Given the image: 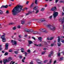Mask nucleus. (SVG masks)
<instances>
[{
    "label": "nucleus",
    "mask_w": 64,
    "mask_h": 64,
    "mask_svg": "<svg viewBox=\"0 0 64 64\" xmlns=\"http://www.w3.org/2000/svg\"><path fill=\"white\" fill-rule=\"evenodd\" d=\"M22 8H23V6L18 5L12 10L13 15H16L17 14V12H20L22 10Z\"/></svg>",
    "instance_id": "obj_1"
},
{
    "label": "nucleus",
    "mask_w": 64,
    "mask_h": 64,
    "mask_svg": "<svg viewBox=\"0 0 64 64\" xmlns=\"http://www.w3.org/2000/svg\"><path fill=\"white\" fill-rule=\"evenodd\" d=\"M46 27L50 28V29L51 30H53V31H54L56 30V28L55 26H51L50 24H48L46 25Z\"/></svg>",
    "instance_id": "obj_2"
},
{
    "label": "nucleus",
    "mask_w": 64,
    "mask_h": 64,
    "mask_svg": "<svg viewBox=\"0 0 64 64\" xmlns=\"http://www.w3.org/2000/svg\"><path fill=\"white\" fill-rule=\"evenodd\" d=\"M8 60L7 59H6L5 60L4 59H3V62L4 64H6V62H9L10 61H11L12 58H8Z\"/></svg>",
    "instance_id": "obj_3"
},
{
    "label": "nucleus",
    "mask_w": 64,
    "mask_h": 64,
    "mask_svg": "<svg viewBox=\"0 0 64 64\" xmlns=\"http://www.w3.org/2000/svg\"><path fill=\"white\" fill-rule=\"evenodd\" d=\"M5 34H4L1 37V38L2 39V41L4 42H5L6 41V39L5 38Z\"/></svg>",
    "instance_id": "obj_4"
},
{
    "label": "nucleus",
    "mask_w": 64,
    "mask_h": 64,
    "mask_svg": "<svg viewBox=\"0 0 64 64\" xmlns=\"http://www.w3.org/2000/svg\"><path fill=\"white\" fill-rule=\"evenodd\" d=\"M11 43H12V45H16L17 44V42L16 41H14V40H11Z\"/></svg>",
    "instance_id": "obj_5"
},
{
    "label": "nucleus",
    "mask_w": 64,
    "mask_h": 64,
    "mask_svg": "<svg viewBox=\"0 0 64 64\" xmlns=\"http://www.w3.org/2000/svg\"><path fill=\"white\" fill-rule=\"evenodd\" d=\"M54 18H55L56 16H58V12H54Z\"/></svg>",
    "instance_id": "obj_6"
},
{
    "label": "nucleus",
    "mask_w": 64,
    "mask_h": 64,
    "mask_svg": "<svg viewBox=\"0 0 64 64\" xmlns=\"http://www.w3.org/2000/svg\"><path fill=\"white\" fill-rule=\"evenodd\" d=\"M8 7V5H6V6H2L1 8H7Z\"/></svg>",
    "instance_id": "obj_7"
},
{
    "label": "nucleus",
    "mask_w": 64,
    "mask_h": 64,
    "mask_svg": "<svg viewBox=\"0 0 64 64\" xmlns=\"http://www.w3.org/2000/svg\"><path fill=\"white\" fill-rule=\"evenodd\" d=\"M51 10L52 11H54L55 10H57L56 7H55L54 8H52Z\"/></svg>",
    "instance_id": "obj_8"
},
{
    "label": "nucleus",
    "mask_w": 64,
    "mask_h": 64,
    "mask_svg": "<svg viewBox=\"0 0 64 64\" xmlns=\"http://www.w3.org/2000/svg\"><path fill=\"white\" fill-rule=\"evenodd\" d=\"M6 49H7L8 48V44H6Z\"/></svg>",
    "instance_id": "obj_9"
},
{
    "label": "nucleus",
    "mask_w": 64,
    "mask_h": 64,
    "mask_svg": "<svg viewBox=\"0 0 64 64\" xmlns=\"http://www.w3.org/2000/svg\"><path fill=\"white\" fill-rule=\"evenodd\" d=\"M34 45L35 46H38V47H40V46H42V44H40L38 45L36 44H34Z\"/></svg>",
    "instance_id": "obj_10"
},
{
    "label": "nucleus",
    "mask_w": 64,
    "mask_h": 64,
    "mask_svg": "<svg viewBox=\"0 0 64 64\" xmlns=\"http://www.w3.org/2000/svg\"><path fill=\"white\" fill-rule=\"evenodd\" d=\"M58 42H60V40L61 39V38L60 37V36H58Z\"/></svg>",
    "instance_id": "obj_11"
},
{
    "label": "nucleus",
    "mask_w": 64,
    "mask_h": 64,
    "mask_svg": "<svg viewBox=\"0 0 64 64\" xmlns=\"http://www.w3.org/2000/svg\"><path fill=\"white\" fill-rule=\"evenodd\" d=\"M40 21H41L42 22H44V21H45V20L44 19H41L40 20Z\"/></svg>",
    "instance_id": "obj_12"
},
{
    "label": "nucleus",
    "mask_w": 64,
    "mask_h": 64,
    "mask_svg": "<svg viewBox=\"0 0 64 64\" xmlns=\"http://www.w3.org/2000/svg\"><path fill=\"white\" fill-rule=\"evenodd\" d=\"M25 32H29V30L27 29L26 28L25 30Z\"/></svg>",
    "instance_id": "obj_13"
},
{
    "label": "nucleus",
    "mask_w": 64,
    "mask_h": 64,
    "mask_svg": "<svg viewBox=\"0 0 64 64\" xmlns=\"http://www.w3.org/2000/svg\"><path fill=\"white\" fill-rule=\"evenodd\" d=\"M38 40H39L41 42V41H42V38L41 37H40L38 38Z\"/></svg>",
    "instance_id": "obj_14"
},
{
    "label": "nucleus",
    "mask_w": 64,
    "mask_h": 64,
    "mask_svg": "<svg viewBox=\"0 0 64 64\" xmlns=\"http://www.w3.org/2000/svg\"><path fill=\"white\" fill-rule=\"evenodd\" d=\"M22 24H25V22L24 20H22Z\"/></svg>",
    "instance_id": "obj_15"
},
{
    "label": "nucleus",
    "mask_w": 64,
    "mask_h": 64,
    "mask_svg": "<svg viewBox=\"0 0 64 64\" xmlns=\"http://www.w3.org/2000/svg\"><path fill=\"white\" fill-rule=\"evenodd\" d=\"M28 43L30 44H32V43H33V42L31 41H28Z\"/></svg>",
    "instance_id": "obj_16"
},
{
    "label": "nucleus",
    "mask_w": 64,
    "mask_h": 64,
    "mask_svg": "<svg viewBox=\"0 0 64 64\" xmlns=\"http://www.w3.org/2000/svg\"><path fill=\"white\" fill-rule=\"evenodd\" d=\"M0 14H3V11L2 10H0Z\"/></svg>",
    "instance_id": "obj_17"
},
{
    "label": "nucleus",
    "mask_w": 64,
    "mask_h": 64,
    "mask_svg": "<svg viewBox=\"0 0 64 64\" xmlns=\"http://www.w3.org/2000/svg\"><path fill=\"white\" fill-rule=\"evenodd\" d=\"M33 32V30H29V32Z\"/></svg>",
    "instance_id": "obj_18"
},
{
    "label": "nucleus",
    "mask_w": 64,
    "mask_h": 64,
    "mask_svg": "<svg viewBox=\"0 0 64 64\" xmlns=\"http://www.w3.org/2000/svg\"><path fill=\"white\" fill-rule=\"evenodd\" d=\"M46 31V30L45 28H43L42 32H45Z\"/></svg>",
    "instance_id": "obj_19"
},
{
    "label": "nucleus",
    "mask_w": 64,
    "mask_h": 64,
    "mask_svg": "<svg viewBox=\"0 0 64 64\" xmlns=\"http://www.w3.org/2000/svg\"><path fill=\"white\" fill-rule=\"evenodd\" d=\"M45 10V8H43L41 10V11H43Z\"/></svg>",
    "instance_id": "obj_20"
},
{
    "label": "nucleus",
    "mask_w": 64,
    "mask_h": 64,
    "mask_svg": "<svg viewBox=\"0 0 64 64\" xmlns=\"http://www.w3.org/2000/svg\"><path fill=\"white\" fill-rule=\"evenodd\" d=\"M63 57H61L60 58V61H62V60H63Z\"/></svg>",
    "instance_id": "obj_21"
},
{
    "label": "nucleus",
    "mask_w": 64,
    "mask_h": 64,
    "mask_svg": "<svg viewBox=\"0 0 64 64\" xmlns=\"http://www.w3.org/2000/svg\"><path fill=\"white\" fill-rule=\"evenodd\" d=\"M13 62V61H12L10 63V64H12H12H14V63H15V62Z\"/></svg>",
    "instance_id": "obj_22"
},
{
    "label": "nucleus",
    "mask_w": 64,
    "mask_h": 64,
    "mask_svg": "<svg viewBox=\"0 0 64 64\" xmlns=\"http://www.w3.org/2000/svg\"><path fill=\"white\" fill-rule=\"evenodd\" d=\"M24 54H25V56H27V53L26 52H24Z\"/></svg>",
    "instance_id": "obj_23"
},
{
    "label": "nucleus",
    "mask_w": 64,
    "mask_h": 64,
    "mask_svg": "<svg viewBox=\"0 0 64 64\" xmlns=\"http://www.w3.org/2000/svg\"><path fill=\"white\" fill-rule=\"evenodd\" d=\"M24 50V48H22L21 49L22 52H24V51L23 50Z\"/></svg>",
    "instance_id": "obj_24"
},
{
    "label": "nucleus",
    "mask_w": 64,
    "mask_h": 64,
    "mask_svg": "<svg viewBox=\"0 0 64 64\" xmlns=\"http://www.w3.org/2000/svg\"><path fill=\"white\" fill-rule=\"evenodd\" d=\"M35 4H37L38 3V2H37V0H35Z\"/></svg>",
    "instance_id": "obj_25"
},
{
    "label": "nucleus",
    "mask_w": 64,
    "mask_h": 64,
    "mask_svg": "<svg viewBox=\"0 0 64 64\" xmlns=\"http://www.w3.org/2000/svg\"><path fill=\"white\" fill-rule=\"evenodd\" d=\"M2 47V46H1V45H0V51H1V50H2V48H1Z\"/></svg>",
    "instance_id": "obj_26"
},
{
    "label": "nucleus",
    "mask_w": 64,
    "mask_h": 64,
    "mask_svg": "<svg viewBox=\"0 0 64 64\" xmlns=\"http://www.w3.org/2000/svg\"><path fill=\"white\" fill-rule=\"evenodd\" d=\"M14 52L16 54H18V51H15Z\"/></svg>",
    "instance_id": "obj_27"
},
{
    "label": "nucleus",
    "mask_w": 64,
    "mask_h": 64,
    "mask_svg": "<svg viewBox=\"0 0 64 64\" xmlns=\"http://www.w3.org/2000/svg\"><path fill=\"white\" fill-rule=\"evenodd\" d=\"M53 38H54V37H51V38H50V40H52V39H53Z\"/></svg>",
    "instance_id": "obj_28"
},
{
    "label": "nucleus",
    "mask_w": 64,
    "mask_h": 64,
    "mask_svg": "<svg viewBox=\"0 0 64 64\" xmlns=\"http://www.w3.org/2000/svg\"><path fill=\"white\" fill-rule=\"evenodd\" d=\"M38 32L37 31H36L34 32V34H37Z\"/></svg>",
    "instance_id": "obj_29"
},
{
    "label": "nucleus",
    "mask_w": 64,
    "mask_h": 64,
    "mask_svg": "<svg viewBox=\"0 0 64 64\" xmlns=\"http://www.w3.org/2000/svg\"><path fill=\"white\" fill-rule=\"evenodd\" d=\"M52 59H50V63H52Z\"/></svg>",
    "instance_id": "obj_30"
},
{
    "label": "nucleus",
    "mask_w": 64,
    "mask_h": 64,
    "mask_svg": "<svg viewBox=\"0 0 64 64\" xmlns=\"http://www.w3.org/2000/svg\"><path fill=\"white\" fill-rule=\"evenodd\" d=\"M33 9H34V10H36L37 8H36V6H35L33 8Z\"/></svg>",
    "instance_id": "obj_31"
},
{
    "label": "nucleus",
    "mask_w": 64,
    "mask_h": 64,
    "mask_svg": "<svg viewBox=\"0 0 64 64\" xmlns=\"http://www.w3.org/2000/svg\"><path fill=\"white\" fill-rule=\"evenodd\" d=\"M58 56H60V53H58Z\"/></svg>",
    "instance_id": "obj_32"
},
{
    "label": "nucleus",
    "mask_w": 64,
    "mask_h": 64,
    "mask_svg": "<svg viewBox=\"0 0 64 64\" xmlns=\"http://www.w3.org/2000/svg\"><path fill=\"white\" fill-rule=\"evenodd\" d=\"M61 44H60V43H58V46H60L61 45Z\"/></svg>",
    "instance_id": "obj_33"
},
{
    "label": "nucleus",
    "mask_w": 64,
    "mask_h": 64,
    "mask_svg": "<svg viewBox=\"0 0 64 64\" xmlns=\"http://www.w3.org/2000/svg\"><path fill=\"white\" fill-rule=\"evenodd\" d=\"M13 24H14V23H10L9 24V25H13Z\"/></svg>",
    "instance_id": "obj_34"
},
{
    "label": "nucleus",
    "mask_w": 64,
    "mask_h": 64,
    "mask_svg": "<svg viewBox=\"0 0 64 64\" xmlns=\"http://www.w3.org/2000/svg\"><path fill=\"white\" fill-rule=\"evenodd\" d=\"M60 3H64V1H61L60 2Z\"/></svg>",
    "instance_id": "obj_35"
},
{
    "label": "nucleus",
    "mask_w": 64,
    "mask_h": 64,
    "mask_svg": "<svg viewBox=\"0 0 64 64\" xmlns=\"http://www.w3.org/2000/svg\"><path fill=\"white\" fill-rule=\"evenodd\" d=\"M48 62V60H46L44 61V63H46V62Z\"/></svg>",
    "instance_id": "obj_36"
},
{
    "label": "nucleus",
    "mask_w": 64,
    "mask_h": 64,
    "mask_svg": "<svg viewBox=\"0 0 64 64\" xmlns=\"http://www.w3.org/2000/svg\"><path fill=\"white\" fill-rule=\"evenodd\" d=\"M40 31L42 32V30H43V28H40Z\"/></svg>",
    "instance_id": "obj_37"
},
{
    "label": "nucleus",
    "mask_w": 64,
    "mask_h": 64,
    "mask_svg": "<svg viewBox=\"0 0 64 64\" xmlns=\"http://www.w3.org/2000/svg\"><path fill=\"white\" fill-rule=\"evenodd\" d=\"M9 51L10 52H12V50H10Z\"/></svg>",
    "instance_id": "obj_38"
},
{
    "label": "nucleus",
    "mask_w": 64,
    "mask_h": 64,
    "mask_svg": "<svg viewBox=\"0 0 64 64\" xmlns=\"http://www.w3.org/2000/svg\"><path fill=\"white\" fill-rule=\"evenodd\" d=\"M37 63H38V64H41V62H37Z\"/></svg>",
    "instance_id": "obj_39"
},
{
    "label": "nucleus",
    "mask_w": 64,
    "mask_h": 64,
    "mask_svg": "<svg viewBox=\"0 0 64 64\" xmlns=\"http://www.w3.org/2000/svg\"><path fill=\"white\" fill-rule=\"evenodd\" d=\"M5 55H8V53L6 52L5 54H4Z\"/></svg>",
    "instance_id": "obj_40"
},
{
    "label": "nucleus",
    "mask_w": 64,
    "mask_h": 64,
    "mask_svg": "<svg viewBox=\"0 0 64 64\" xmlns=\"http://www.w3.org/2000/svg\"><path fill=\"white\" fill-rule=\"evenodd\" d=\"M16 28L14 27L13 28V30H16Z\"/></svg>",
    "instance_id": "obj_41"
},
{
    "label": "nucleus",
    "mask_w": 64,
    "mask_h": 64,
    "mask_svg": "<svg viewBox=\"0 0 64 64\" xmlns=\"http://www.w3.org/2000/svg\"><path fill=\"white\" fill-rule=\"evenodd\" d=\"M32 38L34 39V40H36V38H34V37H32Z\"/></svg>",
    "instance_id": "obj_42"
},
{
    "label": "nucleus",
    "mask_w": 64,
    "mask_h": 64,
    "mask_svg": "<svg viewBox=\"0 0 64 64\" xmlns=\"http://www.w3.org/2000/svg\"><path fill=\"white\" fill-rule=\"evenodd\" d=\"M56 60H55L54 61V64H55L56 63Z\"/></svg>",
    "instance_id": "obj_43"
},
{
    "label": "nucleus",
    "mask_w": 64,
    "mask_h": 64,
    "mask_svg": "<svg viewBox=\"0 0 64 64\" xmlns=\"http://www.w3.org/2000/svg\"><path fill=\"white\" fill-rule=\"evenodd\" d=\"M17 27L18 29H20V26H18Z\"/></svg>",
    "instance_id": "obj_44"
},
{
    "label": "nucleus",
    "mask_w": 64,
    "mask_h": 64,
    "mask_svg": "<svg viewBox=\"0 0 64 64\" xmlns=\"http://www.w3.org/2000/svg\"><path fill=\"white\" fill-rule=\"evenodd\" d=\"M38 12H39L38 10H37L36 12V14H37V13H38Z\"/></svg>",
    "instance_id": "obj_45"
},
{
    "label": "nucleus",
    "mask_w": 64,
    "mask_h": 64,
    "mask_svg": "<svg viewBox=\"0 0 64 64\" xmlns=\"http://www.w3.org/2000/svg\"><path fill=\"white\" fill-rule=\"evenodd\" d=\"M45 54V52H42V55H43V54Z\"/></svg>",
    "instance_id": "obj_46"
},
{
    "label": "nucleus",
    "mask_w": 64,
    "mask_h": 64,
    "mask_svg": "<svg viewBox=\"0 0 64 64\" xmlns=\"http://www.w3.org/2000/svg\"><path fill=\"white\" fill-rule=\"evenodd\" d=\"M52 18V16H51L50 17V19H51Z\"/></svg>",
    "instance_id": "obj_47"
},
{
    "label": "nucleus",
    "mask_w": 64,
    "mask_h": 64,
    "mask_svg": "<svg viewBox=\"0 0 64 64\" xmlns=\"http://www.w3.org/2000/svg\"><path fill=\"white\" fill-rule=\"evenodd\" d=\"M28 53H30V50H28Z\"/></svg>",
    "instance_id": "obj_48"
},
{
    "label": "nucleus",
    "mask_w": 64,
    "mask_h": 64,
    "mask_svg": "<svg viewBox=\"0 0 64 64\" xmlns=\"http://www.w3.org/2000/svg\"><path fill=\"white\" fill-rule=\"evenodd\" d=\"M50 54L51 55H52L53 54V52L52 51L51 52H50Z\"/></svg>",
    "instance_id": "obj_49"
},
{
    "label": "nucleus",
    "mask_w": 64,
    "mask_h": 64,
    "mask_svg": "<svg viewBox=\"0 0 64 64\" xmlns=\"http://www.w3.org/2000/svg\"><path fill=\"white\" fill-rule=\"evenodd\" d=\"M28 13H29V14H31V13H32V12H31V11H29L28 12Z\"/></svg>",
    "instance_id": "obj_50"
},
{
    "label": "nucleus",
    "mask_w": 64,
    "mask_h": 64,
    "mask_svg": "<svg viewBox=\"0 0 64 64\" xmlns=\"http://www.w3.org/2000/svg\"><path fill=\"white\" fill-rule=\"evenodd\" d=\"M6 13H7V14H8L9 13V11L8 10L7 11Z\"/></svg>",
    "instance_id": "obj_51"
},
{
    "label": "nucleus",
    "mask_w": 64,
    "mask_h": 64,
    "mask_svg": "<svg viewBox=\"0 0 64 64\" xmlns=\"http://www.w3.org/2000/svg\"><path fill=\"white\" fill-rule=\"evenodd\" d=\"M28 3H29V1H28L26 2V4H28Z\"/></svg>",
    "instance_id": "obj_52"
},
{
    "label": "nucleus",
    "mask_w": 64,
    "mask_h": 64,
    "mask_svg": "<svg viewBox=\"0 0 64 64\" xmlns=\"http://www.w3.org/2000/svg\"><path fill=\"white\" fill-rule=\"evenodd\" d=\"M53 45H54V43L53 44H52L50 45L51 46H53Z\"/></svg>",
    "instance_id": "obj_53"
},
{
    "label": "nucleus",
    "mask_w": 64,
    "mask_h": 64,
    "mask_svg": "<svg viewBox=\"0 0 64 64\" xmlns=\"http://www.w3.org/2000/svg\"><path fill=\"white\" fill-rule=\"evenodd\" d=\"M21 35H19L18 36L19 37V38H21Z\"/></svg>",
    "instance_id": "obj_54"
},
{
    "label": "nucleus",
    "mask_w": 64,
    "mask_h": 64,
    "mask_svg": "<svg viewBox=\"0 0 64 64\" xmlns=\"http://www.w3.org/2000/svg\"><path fill=\"white\" fill-rule=\"evenodd\" d=\"M30 64H33V62L32 61L31 62H30Z\"/></svg>",
    "instance_id": "obj_55"
},
{
    "label": "nucleus",
    "mask_w": 64,
    "mask_h": 64,
    "mask_svg": "<svg viewBox=\"0 0 64 64\" xmlns=\"http://www.w3.org/2000/svg\"><path fill=\"white\" fill-rule=\"evenodd\" d=\"M59 0H56V3H57V2Z\"/></svg>",
    "instance_id": "obj_56"
},
{
    "label": "nucleus",
    "mask_w": 64,
    "mask_h": 64,
    "mask_svg": "<svg viewBox=\"0 0 64 64\" xmlns=\"http://www.w3.org/2000/svg\"><path fill=\"white\" fill-rule=\"evenodd\" d=\"M22 62H24V60L23 59L22 60Z\"/></svg>",
    "instance_id": "obj_57"
},
{
    "label": "nucleus",
    "mask_w": 64,
    "mask_h": 64,
    "mask_svg": "<svg viewBox=\"0 0 64 64\" xmlns=\"http://www.w3.org/2000/svg\"><path fill=\"white\" fill-rule=\"evenodd\" d=\"M45 7H47V4H46L45 6Z\"/></svg>",
    "instance_id": "obj_58"
},
{
    "label": "nucleus",
    "mask_w": 64,
    "mask_h": 64,
    "mask_svg": "<svg viewBox=\"0 0 64 64\" xmlns=\"http://www.w3.org/2000/svg\"><path fill=\"white\" fill-rule=\"evenodd\" d=\"M61 38H64V36H62L61 37Z\"/></svg>",
    "instance_id": "obj_59"
},
{
    "label": "nucleus",
    "mask_w": 64,
    "mask_h": 64,
    "mask_svg": "<svg viewBox=\"0 0 64 64\" xmlns=\"http://www.w3.org/2000/svg\"><path fill=\"white\" fill-rule=\"evenodd\" d=\"M62 15H64V13L63 12H62Z\"/></svg>",
    "instance_id": "obj_60"
},
{
    "label": "nucleus",
    "mask_w": 64,
    "mask_h": 64,
    "mask_svg": "<svg viewBox=\"0 0 64 64\" xmlns=\"http://www.w3.org/2000/svg\"><path fill=\"white\" fill-rule=\"evenodd\" d=\"M27 34H26L24 36V37H27Z\"/></svg>",
    "instance_id": "obj_61"
},
{
    "label": "nucleus",
    "mask_w": 64,
    "mask_h": 64,
    "mask_svg": "<svg viewBox=\"0 0 64 64\" xmlns=\"http://www.w3.org/2000/svg\"><path fill=\"white\" fill-rule=\"evenodd\" d=\"M40 61V60H36V61L38 62V61Z\"/></svg>",
    "instance_id": "obj_62"
},
{
    "label": "nucleus",
    "mask_w": 64,
    "mask_h": 64,
    "mask_svg": "<svg viewBox=\"0 0 64 64\" xmlns=\"http://www.w3.org/2000/svg\"><path fill=\"white\" fill-rule=\"evenodd\" d=\"M48 57H51V55H50V54L48 56Z\"/></svg>",
    "instance_id": "obj_63"
},
{
    "label": "nucleus",
    "mask_w": 64,
    "mask_h": 64,
    "mask_svg": "<svg viewBox=\"0 0 64 64\" xmlns=\"http://www.w3.org/2000/svg\"><path fill=\"white\" fill-rule=\"evenodd\" d=\"M44 50H46V48H44Z\"/></svg>",
    "instance_id": "obj_64"
}]
</instances>
